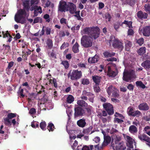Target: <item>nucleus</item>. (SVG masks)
<instances>
[{"mask_svg":"<svg viewBox=\"0 0 150 150\" xmlns=\"http://www.w3.org/2000/svg\"><path fill=\"white\" fill-rule=\"evenodd\" d=\"M35 4L36 5L34 6H33L31 7L30 10L31 11H34V16H37L38 15V0H31V5L32 6L33 4Z\"/></svg>","mask_w":150,"mask_h":150,"instance_id":"16","label":"nucleus"},{"mask_svg":"<svg viewBox=\"0 0 150 150\" xmlns=\"http://www.w3.org/2000/svg\"><path fill=\"white\" fill-rule=\"evenodd\" d=\"M138 108L140 110L143 111H147L149 109L148 104L145 103H140L138 105Z\"/></svg>","mask_w":150,"mask_h":150,"instance_id":"20","label":"nucleus"},{"mask_svg":"<svg viewBox=\"0 0 150 150\" xmlns=\"http://www.w3.org/2000/svg\"><path fill=\"white\" fill-rule=\"evenodd\" d=\"M86 107L85 109L86 110L88 114L90 115L91 114V109L92 108V107L89 105V106H88L87 107Z\"/></svg>","mask_w":150,"mask_h":150,"instance_id":"51","label":"nucleus"},{"mask_svg":"<svg viewBox=\"0 0 150 150\" xmlns=\"http://www.w3.org/2000/svg\"><path fill=\"white\" fill-rule=\"evenodd\" d=\"M145 10L147 13H150V4H145L144 5Z\"/></svg>","mask_w":150,"mask_h":150,"instance_id":"52","label":"nucleus"},{"mask_svg":"<svg viewBox=\"0 0 150 150\" xmlns=\"http://www.w3.org/2000/svg\"><path fill=\"white\" fill-rule=\"evenodd\" d=\"M74 100V97L71 95H69L67 98V102L68 103H72Z\"/></svg>","mask_w":150,"mask_h":150,"instance_id":"32","label":"nucleus"},{"mask_svg":"<svg viewBox=\"0 0 150 150\" xmlns=\"http://www.w3.org/2000/svg\"><path fill=\"white\" fill-rule=\"evenodd\" d=\"M68 5L66 2L64 0H62L59 2L58 6V11L61 12H65L67 11Z\"/></svg>","mask_w":150,"mask_h":150,"instance_id":"9","label":"nucleus"},{"mask_svg":"<svg viewBox=\"0 0 150 150\" xmlns=\"http://www.w3.org/2000/svg\"><path fill=\"white\" fill-rule=\"evenodd\" d=\"M101 77L98 75H94L92 76L93 81L95 83V85H99L101 82Z\"/></svg>","mask_w":150,"mask_h":150,"instance_id":"23","label":"nucleus"},{"mask_svg":"<svg viewBox=\"0 0 150 150\" xmlns=\"http://www.w3.org/2000/svg\"><path fill=\"white\" fill-rule=\"evenodd\" d=\"M86 64L79 63L77 64V65L79 68H81L82 69H85L86 68Z\"/></svg>","mask_w":150,"mask_h":150,"instance_id":"54","label":"nucleus"},{"mask_svg":"<svg viewBox=\"0 0 150 150\" xmlns=\"http://www.w3.org/2000/svg\"><path fill=\"white\" fill-rule=\"evenodd\" d=\"M111 141V138L110 136H104V140L101 146L99 147V144H98L95 145V148H97L98 150H100L103 149V147L105 146L110 143Z\"/></svg>","mask_w":150,"mask_h":150,"instance_id":"8","label":"nucleus"},{"mask_svg":"<svg viewBox=\"0 0 150 150\" xmlns=\"http://www.w3.org/2000/svg\"><path fill=\"white\" fill-rule=\"evenodd\" d=\"M129 131L130 133L134 134L137 133V127L135 125H132L129 127Z\"/></svg>","mask_w":150,"mask_h":150,"instance_id":"27","label":"nucleus"},{"mask_svg":"<svg viewBox=\"0 0 150 150\" xmlns=\"http://www.w3.org/2000/svg\"><path fill=\"white\" fill-rule=\"evenodd\" d=\"M114 140L112 141L111 146L114 150H124L126 148L123 142H121L120 143L115 145L113 143Z\"/></svg>","mask_w":150,"mask_h":150,"instance_id":"12","label":"nucleus"},{"mask_svg":"<svg viewBox=\"0 0 150 150\" xmlns=\"http://www.w3.org/2000/svg\"><path fill=\"white\" fill-rule=\"evenodd\" d=\"M121 25H121V23L119 21L115 22L113 24L114 28L117 31H118Z\"/></svg>","mask_w":150,"mask_h":150,"instance_id":"35","label":"nucleus"},{"mask_svg":"<svg viewBox=\"0 0 150 150\" xmlns=\"http://www.w3.org/2000/svg\"><path fill=\"white\" fill-rule=\"evenodd\" d=\"M61 64L63 65L65 69H68L69 66V64L67 60L62 61Z\"/></svg>","mask_w":150,"mask_h":150,"instance_id":"37","label":"nucleus"},{"mask_svg":"<svg viewBox=\"0 0 150 150\" xmlns=\"http://www.w3.org/2000/svg\"><path fill=\"white\" fill-rule=\"evenodd\" d=\"M54 126L52 123H49L47 127V129L49 132L53 131L54 130Z\"/></svg>","mask_w":150,"mask_h":150,"instance_id":"40","label":"nucleus"},{"mask_svg":"<svg viewBox=\"0 0 150 150\" xmlns=\"http://www.w3.org/2000/svg\"><path fill=\"white\" fill-rule=\"evenodd\" d=\"M141 65L146 69H149L150 68V61L146 60L142 63Z\"/></svg>","mask_w":150,"mask_h":150,"instance_id":"26","label":"nucleus"},{"mask_svg":"<svg viewBox=\"0 0 150 150\" xmlns=\"http://www.w3.org/2000/svg\"><path fill=\"white\" fill-rule=\"evenodd\" d=\"M46 44L49 49H51L53 45V42L52 40L50 38L47 39L46 42Z\"/></svg>","mask_w":150,"mask_h":150,"instance_id":"39","label":"nucleus"},{"mask_svg":"<svg viewBox=\"0 0 150 150\" xmlns=\"http://www.w3.org/2000/svg\"><path fill=\"white\" fill-rule=\"evenodd\" d=\"M106 19H108V21H110V19L111 18V16L109 13H106L104 15Z\"/></svg>","mask_w":150,"mask_h":150,"instance_id":"62","label":"nucleus"},{"mask_svg":"<svg viewBox=\"0 0 150 150\" xmlns=\"http://www.w3.org/2000/svg\"><path fill=\"white\" fill-rule=\"evenodd\" d=\"M103 108L105 110L109 115H112L114 113L113 105L110 103H106L103 104Z\"/></svg>","mask_w":150,"mask_h":150,"instance_id":"7","label":"nucleus"},{"mask_svg":"<svg viewBox=\"0 0 150 150\" xmlns=\"http://www.w3.org/2000/svg\"><path fill=\"white\" fill-rule=\"evenodd\" d=\"M31 51L28 50V51L26 52L25 53L24 55H23L22 56V57L24 59L25 61H26L27 60V57L28 56V55L30 54H31Z\"/></svg>","mask_w":150,"mask_h":150,"instance_id":"47","label":"nucleus"},{"mask_svg":"<svg viewBox=\"0 0 150 150\" xmlns=\"http://www.w3.org/2000/svg\"><path fill=\"white\" fill-rule=\"evenodd\" d=\"M94 96V94L90 92H87L86 90H83L82 92L81 96Z\"/></svg>","mask_w":150,"mask_h":150,"instance_id":"34","label":"nucleus"},{"mask_svg":"<svg viewBox=\"0 0 150 150\" xmlns=\"http://www.w3.org/2000/svg\"><path fill=\"white\" fill-rule=\"evenodd\" d=\"M39 87L40 88H41V90L38 92V94L42 93V94H43V97H44L45 96V88L42 85H39Z\"/></svg>","mask_w":150,"mask_h":150,"instance_id":"44","label":"nucleus"},{"mask_svg":"<svg viewBox=\"0 0 150 150\" xmlns=\"http://www.w3.org/2000/svg\"><path fill=\"white\" fill-rule=\"evenodd\" d=\"M29 1L25 0L23 2V6L24 8L23 9H25L27 11H28L30 8Z\"/></svg>","mask_w":150,"mask_h":150,"instance_id":"31","label":"nucleus"},{"mask_svg":"<svg viewBox=\"0 0 150 150\" xmlns=\"http://www.w3.org/2000/svg\"><path fill=\"white\" fill-rule=\"evenodd\" d=\"M74 116L75 117L81 116L85 114L84 109L80 106H77L74 108Z\"/></svg>","mask_w":150,"mask_h":150,"instance_id":"13","label":"nucleus"},{"mask_svg":"<svg viewBox=\"0 0 150 150\" xmlns=\"http://www.w3.org/2000/svg\"><path fill=\"white\" fill-rule=\"evenodd\" d=\"M99 60V57L96 54L92 58H88V62L90 64H94L96 63Z\"/></svg>","mask_w":150,"mask_h":150,"instance_id":"22","label":"nucleus"},{"mask_svg":"<svg viewBox=\"0 0 150 150\" xmlns=\"http://www.w3.org/2000/svg\"><path fill=\"white\" fill-rule=\"evenodd\" d=\"M86 120L83 118L78 120L77 122V125L80 127L83 128L86 125Z\"/></svg>","mask_w":150,"mask_h":150,"instance_id":"24","label":"nucleus"},{"mask_svg":"<svg viewBox=\"0 0 150 150\" xmlns=\"http://www.w3.org/2000/svg\"><path fill=\"white\" fill-rule=\"evenodd\" d=\"M25 10L24 9H20L17 11L14 17L15 20L16 22L21 24L26 23V20L25 19V17L27 14Z\"/></svg>","mask_w":150,"mask_h":150,"instance_id":"2","label":"nucleus"},{"mask_svg":"<svg viewBox=\"0 0 150 150\" xmlns=\"http://www.w3.org/2000/svg\"><path fill=\"white\" fill-rule=\"evenodd\" d=\"M43 18L46 20V22L49 23L50 21V16L49 14H45L43 16Z\"/></svg>","mask_w":150,"mask_h":150,"instance_id":"56","label":"nucleus"},{"mask_svg":"<svg viewBox=\"0 0 150 150\" xmlns=\"http://www.w3.org/2000/svg\"><path fill=\"white\" fill-rule=\"evenodd\" d=\"M142 32L144 36H149L150 35V26L144 27Z\"/></svg>","mask_w":150,"mask_h":150,"instance_id":"19","label":"nucleus"},{"mask_svg":"<svg viewBox=\"0 0 150 150\" xmlns=\"http://www.w3.org/2000/svg\"><path fill=\"white\" fill-rule=\"evenodd\" d=\"M134 34V31L132 29L129 28L128 30L127 34L128 35H133Z\"/></svg>","mask_w":150,"mask_h":150,"instance_id":"61","label":"nucleus"},{"mask_svg":"<svg viewBox=\"0 0 150 150\" xmlns=\"http://www.w3.org/2000/svg\"><path fill=\"white\" fill-rule=\"evenodd\" d=\"M100 29L98 27H86L83 29V34H87L88 36H90L92 39L95 40L98 38L100 35Z\"/></svg>","mask_w":150,"mask_h":150,"instance_id":"1","label":"nucleus"},{"mask_svg":"<svg viewBox=\"0 0 150 150\" xmlns=\"http://www.w3.org/2000/svg\"><path fill=\"white\" fill-rule=\"evenodd\" d=\"M82 76L81 71H79L78 70H73L71 73L70 79L72 80L77 81L80 79Z\"/></svg>","mask_w":150,"mask_h":150,"instance_id":"6","label":"nucleus"},{"mask_svg":"<svg viewBox=\"0 0 150 150\" xmlns=\"http://www.w3.org/2000/svg\"><path fill=\"white\" fill-rule=\"evenodd\" d=\"M117 74V73L115 71L111 70V67H108L107 75L109 77H114L116 76Z\"/></svg>","mask_w":150,"mask_h":150,"instance_id":"25","label":"nucleus"},{"mask_svg":"<svg viewBox=\"0 0 150 150\" xmlns=\"http://www.w3.org/2000/svg\"><path fill=\"white\" fill-rule=\"evenodd\" d=\"M136 84L137 87H139L143 89H144L146 88L145 85H144L141 81H137L136 82Z\"/></svg>","mask_w":150,"mask_h":150,"instance_id":"38","label":"nucleus"},{"mask_svg":"<svg viewBox=\"0 0 150 150\" xmlns=\"http://www.w3.org/2000/svg\"><path fill=\"white\" fill-rule=\"evenodd\" d=\"M89 147L87 145H84L83 146V147L82 148V150H92L93 149V145H91L89 146Z\"/></svg>","mask_w":150,"mask_h":150,"instance_id":"43","label":"nucleus"},{"mask_svg":"<svg viewBox=\"0 0 150 150\" xmlns=\"http://www.w3.org/2000/svg\"><path fill=\"white\" fill-rule=\"evenodd\" d=\"M3 47L5 48L4 49L5 50H7V52H9L11 50L10 46L8 45H6L3 44Z\"/></svg>","mask_w":150,"mask_h":150,"instance_id":"58","label":"nucleus"},{"mask_svg":"<svg viewBox=\"0 0 150 150\" xmlns=\"http://www.w3.org/2000/svg\"><path fill=\"white\" fill-rule=\"evenodd\" d=\"M135 74V72L133 70L124 71L123 79L126 82H129L131 80L132 78L134 77Z\"/></svg>","mask_w":150,"mask_h":150,"instance_id":"5","label":"nucleus"},{"mask_svg":"<svg viewBox=\"0 0 150 150\" xmlns=\"http://www.w3.org/2000/svg\"><path fill=\"white\" fill-rule=\"evenodd\" d=\"M17 114L16 113H10L8 114L7 117L4 118V123L6 126L10 127L11 125V121L10 120L16 116Z\"/></svg>","mask_w":150,"mask_h":150,"instance_id":"10","label":"nucleus"},{"mask_svg":"<svg viewBox=\"0 0 150 150\" xmlns=\"http://www.w3.org/2000/svg\"><path fill=\"white\" fill-rule=\"evenodd\" d=\"M80 100H78L77 102V103L81 108H85L88 106V104L86 102L88 98L87 96H81L80 97Z\"/></svg>","mask_w":150,"mask_h":150,"instance_id":"11","label":"nucleus"},{"mask_svg":"<svg viewBox=\"0 0 150 150\" xmlns=\"http://www.w3.org/2000/svg\"><path fill=\"white\" fill-rule=\"evenodd\" d=\"M81 83L83 85H88L90 83L89 80L88 79L83 78L81 79Z\"/></svg>","mask_w":150,"mask_h":150,"instance_id":"41","label":"nucleus"},{"mask_svg":"<svg viewBox=\"0 0 150 150\" xmlns=\"http://www.w3.org/2000/svg\"><path fill=\"white\" fill-rule=\"evenodd\" d=\"M78 144V142L76 140H75L73 143V145L71 146V147L73 150H75V148Z\"/></svg>","mask_w":150,"mask_h":150,"instance_id":"64","label":"nucleus"},{"mask_svg":"<svg viewBox=\"0 0 150 150\" xmlns=\"http://www.w3.org/2000/svg\"><path fill=\"white\" fill-rule=\"evenodd\" d=\"M126 140L127 142V146L130 148H133V142L134 140L131 137L129 136H127L126 137Z\"/></svg>","mask_w":150,"mask_h":150,"instance_id":"21","label":"nucleus"},{"mask_svg":"<svg viewBox=\"0 0 150 150\" xmlns=\"http://www.w3.org/2000/svg\"><path fill=\"white\" fill-rule=\"evenodd\" d=\"M136 0H126V3L129 5L131 6H132L134 5L136 3Z\"/></svg>","mask_w":150,"mask_h":150,"instance_id":"48","label":"nucleus"},{"mask_svg":"<svg viewBox=\"0 0 150 150\" xmlns=\"http://www.w3.org/2000/svg\"><path fill=\"white\" fill-rule=\"evenodd\" d=\"M116 88L112 85L110 86L107 89V92L108 95L110 96Z\"/></svg>","mask_w":150,"mask_h":150,"instance_id":"30","label":"nucleus"},{"mask_svg":"<svg viewBox=\"0 0 150 150\" xmlns=\"http://www.w3.org/2000/svg\"><path fill=\"white\" fill-rule=\"evenodd\" d=\"M68 11L71 14H74L75 10H76V6L74 3L71 2H69L67 6Z\"/></svg>","mask_w":150,"mask_h":150,"instance_id":"15","label":"nucleus"},{"mask_svg":"<svg viewBox=\"0 0 150 150\" xmlns=\"http://www.w3.org/2000/svg\"><path fill=\"white\" fill-rule=\"evenodd\" d=\"M46 34L47 35L50 34L51 29L50 28L47 27L46 28L45 30Z\"/></svg>","mask_w":150,"mask_h":150,"instance_id":"63","label":"nucleus"},{"mask_svg":"<svg viewBox=\"0 0 150 150\" xmlns=\"http://www.w3.org/2000/svg\"><path fill=\"white\" fill-rule=\"evenodd\" d=\"M128 114L129 116L132 117L136 116L139 117L141 115V113L139 110H137L134 111L133 108H130L128 112Z\"/></svg>","mask_w":150,"mask_h":150,"instance_id":"14","label":"nucleus"},{"mask_svg":"<svg viewBox=\"0 0 150 150\" xmlns=\"http://www.w3.org/2000/svg\"><path fill=\"white\" fill-rule=\"evenodd\" d=\"M146 50L145 47H141L138 50L137 53L139 55H142L145 53Z\"/></svg>","mask_w":150,"mask_h":150,"instance_id":"36","label":"nucleus"},{"mask_svg":"<svg viewBox=\"0 0 150 150\" xmlns=\"http://www.w3.org/2000/svg\"><path fill=\"white\" fill-rule=\"evenodd\" d=\"M104 57L106 58H108L114 56L115 54V52H110L106 51L104 52L103 53Z\"/></svg>","mask_w":150,"mask_h":150,"instance_id":"28","label":"nucleus"},{"mask_svg":"<svg viewBox=\"0 0 150 150\" xmlns=\"http://www.w3.org/2000/svg\"><path fill=\"white\" fill-rule=\"evenodd\" d=\"M109 42L110 44H112V46L114 48L117 49L121 51L124 48L123 43L114 37H110Z\"/></svg>","mask_w":150,"mask_h":150,"instance_id":"4","label":"nucleus"},{"mask_svg":"<svg viewBox=\"0 0 150 150\" xmlns=\"http://www.w3.org/2000/svg\"><path fill=\"white\" fill-rule=\"evenodd\" d=\"M69 46V44L67 42H64L62 45L60 47V49L61 50L64 49L67 47Z\"/></svg>","mask_w":150,"mask_h":150,"instance_id":"55","label":"nucleus"},{"mask_svg":"<svg viewBox=\"0 0 150 150\" xmlns=\"http://www.w3.org/2000/svg\"><path fill=\"white\" fill-rule=\"evenodd\" d=\"M132 44L131 42L129 41L125 45V49L127 51L129 50L130 48L131 47Z\"/></svg>","mask_w":150,"mask_h":150,"instance_id":"53","label":"nucleus"},{"mask_svg":"<svg viewBox=\"0 0 150 150\" xmlns=\"http://www.w3.org/2000/svg\"><path fill=\"white\" fill-rule=\"evenodd\" d=\"M99 85H95L93 86V89L94 92L96 93H99L101 90L100 87L98 86Z\"/></svg>","mask_w":150,"mask_h":150,"instance_id":"46","label":"nucleus"},{"mask_svg":"<svg viewBox=\"0 0 150 150\" xmlns=\"http://www.w3.org/2000/svg\"><path fill=\"white\" fill-rule=\"evenodd\" d=\"M118 93L119 90L116 88L112 93V97L115 98L119 97L120 95Z\"/></svg>","mask_w":150,"mask_h":150,"instance_id":"45","label":"nucleus"},{"mask_svg":"<svg viewBox=\"0 0 150 150\" xmlns=\"http://www.w3.org/2000/svg\"><path fill=\"white\" fill-rule=\"evenodd\" d=\"M31 126L33 128H36L38 127V122L33 121L31 122Z\"/></svg>","mask_w":150,"mask_h":150,"instance_id":"57","label":"nucleus"},{"mask_svg":"<svg viewBox=\"0 0 150 150\" xmlns=\"http://www.w3.org/2000/svg\"><path fill=\"white\" fill-rule=\"evenodd\" d=\"M144 42V39L143 38H141L137 41V42L140 46L143 44Z\"/></svg>","mask_w":150,"mask_h":150,"instance_id":"59","label":"nucleus"},{"mask_svg":"<svg viewBox=\"0 0 150 150\" xmlns=\"http://www.w3.org/2000/svg\"><path fill=\"white\" fill-rule=\"evenodd\" d=\"M137 14L138 19L141 20L147 18L148 16L147 13L144 12L142 11H138Z\"/></svg>","mask_w":150,"mask_h":150,"instance_id":"18","label":"nucleus"},{"mask_svg":"<svg viewBox=\"0 0 150 150\" xmlns=\"http://www.w3.org/2000/svg\"><path fill=\"white\" fill-rule=\"evenodd\" d=\"M79 45L78 42H76L72 47V50L74 52L76 53L79 52Z\"/></svg>","mask_w":150,"mask_h":150,"instance_id":"29","label":"nucleus"},{"mask_svg":"<svg viewBox=\"0 0 150 150\" xmlns=\"http://www.w3.org/2000/svg\"><path fill=\"white\" fill-rule=\"evenodd\" d=\"M21 87L19 88V92H18L19 94L22 98H23L25 96V95L23 94V89L21 88Z\"/></svg>","mask_w":150,"mask_h":150,"instance_id":"60","label":"nucleus"},{"mask_svg":"<svg viewBox=\"0 0 150 150\" xmlns=\"http://www.w3.org/2000/svg\"><path fill=\"white\" fill-rule=\"evenodd\" d=\"M93 128V127L92 126H90L89 127L86 129H84L83 130L82 132L86 134H90L91 131L92 130Z\"/></svg>","mask_w":150,"mask_h":150,"instance_id":"33","label":"nucleus"},{"mask_svg":"<svg viewBox=\"0 0 150 150\" xmlns=\"http://www.w3.org/2000/svg\"><path fill=\"white\" fill-rule=\"evenodd\" d=\"M93 40V39L90 36L84 35L81 38V43L84 47L88 48L92 46Z\"/></svg>","mask_w":150,"mask_h":150,"instance_id":"3","label":"nucleus"},{"mask_svg":"<svg viewBox=\"0 0 150 150\" xmlns=\"http://www.w3.org/2000/svg\"><path fill=\"white\" fill-rule=\"evenodd\" d=\"M121 139V137H116V138L115 139H112L114 140V142L113 143L115 144V145L119 143H120V141Z\"/></svg>","mask_w":150,"mask_h":150,"instance_id":"50","label":"nucleus"},{"mask_svg":"<svg viewBox=\"0 0 150 150\" xmlns=\"http://www.w3.org/2000/svg\"><path fill=\"white\" fill-rule=\"evenodd\" d=\"M49 82L50 83H52V84H53L55 88H57V81L55 79L53 78L52 80L51 79L49 81Z\"/></svg>","mask_w":150,"mask_h":150,"instance_id":"49","label":"nucleus"},{"mask_svg":"<svg viewBox=\"0 0 150 150\" xmlns=\"http://www.w3.org/2000/svg\"><path fill=\"white\" fill-rule=\"evenodd\" d=\"M46 124L45 121H42L40 124V126L41 129L43 130H46Z\"/></svg>","mask_w":150,"mask_h":150,"instance_id":"42","label":"nucleus"},{"mask_svg":"<svg viewBox=\"0 0 150 150\" xmlns=\"http://www.w3.org/2000/svg\"><path fill=\"white\" fill-rule=\"evenodd\" d=\"M138 138L141 141H145L150 144V138L145 134H139Z\"/></svg>","mask_w":150,"mask_h":150,"instance_id":"17","label":"nucleus"}]
</instances>
